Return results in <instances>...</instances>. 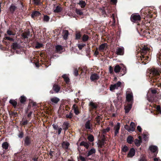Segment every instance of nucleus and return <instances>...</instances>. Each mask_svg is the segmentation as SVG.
Returning a JSON list of instances; mask_svg holds the SVG:
<instances>
[{
    "instance_id": "bb28decb",
    "label": "nucleus",
    "mask_w": 161,
    "mask_h": 161,
    "mask_svg": "<svg viewBox=\"0 0 161 161\" xmlns=\"http://www.w3.org/2000/svg\"><path fill=\"white\" fill-rule=\"evenodd\" d=\"M56 51L57 53H61L63 51V48L61 45H58L56 46Z\"/></svg>"
},
{
    "instance_id": "de8ad7c7",
    "label": "nucleus",
    "mask_w": 161,
    "mask_h": 161,
    "mask_svg": "<svg viewBox=\"0 0 161 161\" xmlns=\"http://www.w3.org/2000/svg\"><path fill=\"white\" fill-rule=\"evenodd\" d=\"M88 139L90 142H93L94 141L93 136L91 134L88 137Z\"/></svg>"
},
{
    "instance_id": "6e6d98bb",
    "label": "nucleus",
    "mask_w": 161,
    "mask_h": 161,
    "mask_svg": "<svg viewBox=\"0 0 161 161\" xmlns=\"http://www.w3.org/2000/svg\"><path fill=\"white\" fill-rule=\"evenodd\" d=\"M24 134L22 131H20L18 134V137L21 139L23 137Z\"/></svg>"
},
{
    "instance_id": "774afa93",
    "label": "nucleus",
    "mask_w": 161,
    "mask_h": 161,
    "mask_svg": "<svg viewBox=\"0 0 161 161\" xmlns=\"http://www.w3.org/2000/svg\"><path fill=\"white\" fill-rule=\"evenodd\" d=\"M28 121L27 119H24L22 122V125H26L28 124Z\"/></svg>"
},
{
    "instance_id": "1a4fd4ad",
    "label": "nucleus",
    "mask_w": 161,
    "mask_h": 161,
    "mask_svg": "<svg viewBox=\"0 0 161 161\" xmlns=\"http://www.w3.org/2000/svg\"><path fill=\"white\" fill-rule=\"evenodd\" d=\"M125 105V113H128L132 107V101H127Z\"/></svg>"
},
{
    "instance_id": "f3484780",
    "label": "nucleus",
    "mask_w": 161,
    "mask_h": 161,
    "mask_svg": "<svg viewBox=\"0 0 161 161\" xmlns=\"http://www.w3.org/2000/svg\"><path fill=\"white\" fill-rule=\"evenodd\" d=\"M135 151L134 148H131L129 151V153L127 154V157L132 158L135 155Z\"/></svg>"
},
{
    "instance_id": "338daca9",
    "label": "nucleus",
    "mask_w": 161,
    "mask_h": 161,
    "mask_svg": "<svg viewBox=\"0 0 161 161\" xmlns=\"http://www.w3.org/2000/svg\"><path fill=\"white\" fill-rule=\"evenodd\" d=\"M111 3L114 5H116L117 2V0H111Z\"/></svg>"
},
{
    "instance_id": "f704fd0d",
    "label": "nucleus",
    "mask_w": 161,
    "mask_h": 161,
    "mask_svg": "<svg viewBox=\"0 0 161 161\" xmlns=\"http://www.w3.org/2000/svg\"><path fill=\"white\" fill-rule=\"evenodd\" d=\"M85 126L86 129L88 130L91 129L90 120H88L87 121L86 123Z\"/></svg>"
},
{
    "instance_id": "c9c22d12",
    "label": "nucleus",
    "mask_w": 161,
    "mask_h": 161,
    "mask_svg": "<svg viewBox=\"0 0 161 161\" xmlns=\"http://www.w3.org/2000/svg\"><path fill=\"white\" fill-rule=\"evenodd\" d=\"M89 39V36L88 35L86 34L84 35L82 37V39L84 42H86Z\"/></svg>"
},
{
    "instance_id": "393cba45",
    "label": "nucleus",
    "mask_w": 161,
    "mask_h": 161,
    "mask_svg": "<svg viewBox=\"0 0 161 161\" xmlns=\"http://www.w3.org/2000/svg\"><path fill=\"white\" fill-rule=\"evenodd\" d=\"M53 88L54 92L56 93H58L60 90V87L59 86H58V84H55L53 86Z\"/></svg>"
},
{
    "instance_id": "aec40b11",
    "label": "nucleus",
    "mask_w": 161,
    "mask_h": 161,
    "mask_svg": "<svg viewBox=\"0 0 161 161\" xmlns=\"http://www.w3.org/2000/svg\"><path fill=\"white\" fill-rule=\"evenodd\" d=\"M149 149L153 153H155L157 151H158V148L157 146L154 145H151L150 146ZM158 152H157V153Z\"/></svg>"
},
{
    "instance_id": "4c0bfd02",
    "label": "nucleus",
    "mask_w": 161,
    "mask_h": 161,
    "mask_svg": "<svg viewBox=\"0 0 161 161\" xmlns=\"http://www.w3.org/2000/svg\"><path fill=\"white\" fill-rule=\"evenodd\" d=\"M130 126L131 129L130 130L132 131H134L135 129L136 125L134 122H131Z\"/></svg>"
},
{
    "instance_id": "473e14b6",
    "label": "nucleus",
    "mask_w": 161,
    "mask_h": 161,
    "mask_svg": "<svg viewBox=\"0 0 161 161\" xmlns=\"http://www.w3.org/2000/svg\"><path fill=\"white\" fill-rule=\"evenodd\" d=\"M97 145L99 148H102L104 145V140H102V141H99L98 142Z\"/></svg>"
},
{
    "instance_id": "2f4dec72",
    "label": "nucleus",
    "mask_w": 161,
    "mask_h": 161,
    "mask_svg": "<svg viewBox=\"0 0 161 161\" xmlns=\"http://www.w3.org/2000/svg\"><path fill=\"white\" fill-rule=\"evenodd\" d=\"M134 143L135 145L137 147L140 146L141 145V143H142V140H138V139H136L135 140Z\"/></svg>"
},
{
    "instance_id": "f03ea898",
    "label": "nucleus",
    "mask_w": 161,
    "mask_h": 161,
    "mask_svg": "<svg viewBox=\"0 0 161 161\" xmlns=\"http://www.w3.org/2000/svg\"><path fill=\"white\" fill-rule=\"evenodd\" d=\"M141 49L140 62L143 64H146L147 60L150 61L151 60L152 54L151 50L147 46L145 45L142 47Z\"/></svg>"
},
{
    "instance_id": "09e8293b",
    "label": "nucleus",
    "mask_w": 161,
    "mask_h": 161,
    "mask_svg": "<svg viewBox=\"0 0 161 161\" xmlns=\"http://www.w3.org/2000/svg\"><path fill=\"white\" fill-rule=\"evenodd\" d=\"M43 46V44L42 43H39L38 42L36 43L35 46V48L36 49H39L41 47H42Z\"/></svg>"
},
{
    "instance_id": "79ce46f5",
    "label": "nucleus",
    "mask_w": 161,
    "mask_h": 161,
    "mask_svg": "<svg viewBox=\"0 0 161 161\" xmlns=\"http://www.w3.org/2000/svg\"><path fill=\"white\" fill-rule=\"evenodd\" d=\"M62 77L64 78V80L67 83H68L69 82V78L65 74L63 75L62 76Z\"/></svg>"
},
{
    "instance_id": "2eb2a0df",
    "label": "nucleus",
    "mask_w": 161,
    "mask_h": 161,
    "mask_svg": "<svg viewBox=\"0 0 161 161\" xmlns=\"http://www.w3.org/2000/svg\"><path fill=\"white\" fill-rule=\"evenodd\" d=\"M89 106L90 111L93 110H96L98 107V105L96 103H93L92 101L89 103Z\"/></svg>"
},
{
    "instance_id": "4468645a",
    "label": "nucleus",
    "mask_w": 161,
    "mask_h": 161,
    "mask_svg": "<svg viewBox=\"0 0 161 161\" xmlns=\"http://www.w3.org/2000/svg\"><path fill=\"white\" fill-rule=\"evenodd\" d=\"M99 78L98 74L95 73L92 74L90 77L91 80L93 82L96 81Z\"/></svg>"
},
{
    "instance_id": "e2e57ef3",
    "label": "nucleus",
    "mask_w": 161,
    "mask_h": 161,
    "mask_svg": "<svg viewBox=\"0 0 161 161\" xmlns=\"http://www.w3.org/2000/svg\"><path fill=\"white\" fill-rule=\"evenodd\" d=\"M22 38L23 39H28V37L27 36V35L25 32H24L21 35Z\"/></svg>"
},
{
    "instance_id": "39448f33",
    "label": "nucleus",
    "mask_w": 161,
    "mask_h": 161,
    "mask_svg": "<svg viewBox=\"0 0 161 161\" xmlns=\"http://www.w3.org/2000/svg\"><path fill=\"white\" fill-rule=\"evenodd\" d=\"M23 140L24 142V145L25 147L31 146L33 142V140L30 136L27 135L25 136Z\"/></svg>"
},
{
    "instance_id": "9b49d317",
    "label": "nucleus",
    "mask_w": 161,
    "mask_h": 161,
    "mask_svg": "<svg viewBox=\"0 0 161 161\" xmlns=\"http://www.w3.org/2000/svg\"><path fill=\"white\" fill-rule=\"evenodd\" d=\"M133 96L132 92H127L126 93L125 101H133Z\"/></svg>"
},
{
    "instance_id": "4d7b16f0",
    "label": "nucleus",
    "mask_w": 161,
    "mask_h": 161,
    "mask_svg": "<svg viewBox=\"0 0 161 161\" xmlns=\"http://www.w3.org/2000/svg\"><path fill=\"white\" fill-rule=\"evenodd\" d=\"M100 117L99 116H97L95 118L97 122V124L98 125H99L100 124Z\"/></svg>"
},
{
    "instance_id": "69168bd1",
    "label": "nucleus",
    "mask_w": 161,
    "mask_h": 161,
    "mask_svg": "<svg viewBox=\"0 0 161 161\" xmlns=\"http://www.w3.org/2000/svg\"><path fill=\"white\" fill-rule=\"evenodd\" d=\"M157 57L158 58V60H159V62H161V50L160 53H159V54L157 55Z\"/></svg>"
},
{
    "instance_id": "412c9836",
    "label": "nucleus",
    "mask_w": 161,
    "mask_h": 161,
    "mask_svg": "<svg viewBox=\"0 0 161 161\" xmlns=\"http://www.w3.org/2000/svg\"><path fill=\"white\" fill-rule=\"evenodd\" d=\"M62 148L66 150L68 149L70 145V143L67 142H63L62 143Z\"/></svg>"
},
{
    "instance_id": "680f3d73",
    "label": "nucleus",
    "mask_w": 161,
    "mask_h": 161,
    "mask_svg": "<svg viewBox=\"0 0 161 161\" xmlns=\"http://www.w3.org/2000/svg\"><path fill=\"white\" fill-rule=\"evenodd\" d=\"M156 110L160 114H161V107L159 105H158L156 107Z\"/></svg>"
},
{
    "instance_id": "7c9ffc66",
    "label": "nucleus",
    "mask_w": 161,
    "mask_h": 161,
    "mask_svg": "<svg viewBox=\"0 0 161 161\" xmlns=\"http://www.w3.org/2000/svg\"><path fill=\"white\" fill-rule=\"evenodd\" d=\"M78 4L79 5L81 8H84L86 5V3L85 1L80 0Z\"/></svg>"
},
{
    "instance_id": "cd10ccee",
    "label": "nucleus",
    "mask_w": 161,
    "mask_h": 161,
    "mask_svg": "<svg viewBox=\"0 0 161 161\" xmlns=\"http://www.w3.org/2000/svg\"><path fill=\"white\" fill-rule=\"evenodd\" d=\"M127 142L130 144H131L133 142L134 138L132 136L129 135L127 138Z\"/></svg>"
},
{
    "instance_id": "c756f323",
    "label": "nucleus",
    "mask_w": 161,
    "mask_h": 161,
    "mask_svg": "<svg viewBox=\"0 0 161 161\" xmlns=\"http://www.w3.org/2000/svg\"><path fill=\"white\" fill-rule=\"evenodd\" d=\"M9 146V143L7 142H5L2 144V148L5 150L7 149Z\"/></svg>"
},
{
    "instance_id": "4be33fe9",
    "label": "nucleus",
    "mask_w": 161,
    "mask_h": 161,
    "mask_svg": "<svg viewBox=\"0 0 161 161\" xmlns=\"http://www.w3.org/2000/svg\"><path fill=\"white\" fill-rule=\"evenodd\" d=\"M36 102L34 101H31L29 102V105L27 108V110L26 111L27 112L28 110H29L32 107H35L36 106Z\"/></svg>"
},
{
    "instance_id": "37998d69",
    "label": "nucleus",
    "mask_w": 161,
    "mask_h": 161,
    "mask_svg": "<svg viewBox=\"0 0 161 161\" xmlns=\"http://www.w3.org/2000/svg\"><path fill=\"white\" fill-rule=\"evenodd\" d=\"M34 4L36 5H41L42 3L41 2V0H33Z\"/></svg>"
},
{
    "instance_id": "c03bdc74",
    "label": "nucleus",
    "mask_w": 161,
    "mask_h": 161,
    "mask_svg": "<svg viewBox=\"0 0 161 161\" xmlns=\"http://www.w3.org/2000/svg\"><path fill=\"white\" fill-rule=\"evenodd\" d=\"M75 13L77 14H78L80 15H82L83 14V12L81 11V10L80 9H76Z\"/></svg>"
},
{
    "instance_id": "a211bd4d",
    "label": "nucleus",
    "mask_w": 161,
    "mask_h": 161,
    "mask_svg": "<svg viewBox=\"0 0 161 161\" xmlns=\"http://www.w3.org/2000/svg\"><path fill=\"white\" fill-rule=\"evenodd\" d=\"M17 7L14 5V4H11L9 8V11L11 14H14V12L17 9Z\"/></svg>"
},
{
    "instance_id": "20e7f679",
    "label": "nucleus",
    "mask_w": 161,
    "mask_h": 161,
    "mask_svg": "<svg viewBox=\"0 0 161 161\" xmlns=\"http://www.w3.org/2000/svg\"><path fill=\"white\" fill-rule=\"evenodd\" d=\"M114 70L116 73H118L120 72L121 76L124 75L126 72V68L124 65H123V67H121L119 64H116L114 66Z\"/></svg>"
},
{
    "instance_id": "7ed1b4c3",
    "label": "nucleus",
    "mask_w": 161,
    "mask_h": 161,
    "mask_svg": "<svg viewBox=\"0 0 161 161\" xmlns=\"http://www.w3.org/2000/svg\"><path fill=\"white\" fill-rule=\"evenodd\" d=\"M150 91L151 94L149 92L147 94L148 101H159L161 99V95L157 93L156 89H151Z\"/></svg>"
},
{
    "instance_id": "8fccbe9b",
    "label": "nucleus",
    "mask_w": 161,
    "mask_h": 161,
    "mask_svg": "<svg viewBox=\"0 0 161 161\" xmlns=\"http://www.w3.org/2000/svg\"><path fill=\"white\" fill-rule=\"evenodd\" d=\"M5 40H9V41H14V39L12 38L9 37V36H7V35L5 34V37L4 38Z\"/></svg>"
},
{
    "instance_id": "0eeeda50",
    "label": "nucleus",
    "mask_w": 161,
    "mask_h": 161,
    "mask_svg": "<svg viewBox=\"0 0 161 161\" xmlns=\"http://www.w3.org/2000/svg\"><path fill=\"white\" fill-rule=\"evenodd\" d=\"M80 140V139L76 143L77 145L78 146V149H79L80 148L79 146H84V147L86 148L87 149L89 148V146L91 145V143L88 142H87L86 140L82 141L80 142L79 145V142Z\"/></svg>"
},
{
    "instance_id": "6e6552de",
    "label": "nucleus",
    "mask_w": 161,
    "mask_h": 161,
    "mask_svg": "<svg viewBox=\"0 0 161 161\" xmlns=\"http://www.w3.org/2000/svg\"><path fill=\"white\" fill-rule=\"evenodd\" d=\"M130 19L132 22L135 23H138L141 19V17L138 14H132L130 17Z\"/></svg>"
},
{
    "instance_id": "603ef678",
    "label": "nucleus",
    "mask_w": 161,
    "mask_h": 161,
    "mask_svg": "<svg viewBox=\"0 0 161 161\" xmlns=\"http://www.w3.org/2000/svg\"><path fill=\"white\" fill-rule=\"evenodd\" d=\"M86 46V44L82 43L81 44H78L77 45L78 47L80 50H81L82 48Z\"/></svg>"
},
{
    "instance_id": "052dcab7",
    "label": "nucleus",
    "mask_w": 161,
    "mask_h": 161,
    "mask_svg": "<svg viewBox=\"0 0 161 161\" xmlns=\"http://www.w3.org/2000/svg\"><path fill=\"white\" fill-rule=\"evenodd\" d=\"M125 129L129 131H131L130 130L131 129L130 126L127 125H125Z\"/></svg>"
},
{
    "instance_id": "5701e85b",
    "label": "nucleus",
    "mask_w": 161,
    "mask_h": 161,
    "mask_svg": "<svg viewBox=\"0 0 161 161\" xmlns=\"http://www.w3.org/2000/svg\"><path fill=\"white\" fill-rule=\"evenodd\" d=\"M96 153V150L95 148L93 147L91 149L88 151V152L86 155L87 157H89V156L93 154H95Z\"/></svg>"
},
{
    "instance_id": "9d476101",
    "label": "nucleus",
    "mask_w": 161,
    "mask_h": 161,
    "mask_svg": "<svg viewBox=\"0 0 161 161\" xmlns=\"http://www.w3.org/2000/svg\"><path fill=\"white\" fill-rule=\"evenodd\" d=\"M41 15V12L38 11H33L31 13V16L32 19H36Z\"/></svg>"
},
{
    "instance_id": "72a5a7b5",
    "label": "nucleus",
    "mask_w": 161,
    "mask_h": 161,
    "mask_svg": "<svg viewBox=\"0 0 161 161\" xmlns=\"http://www.w3.org/2000/svg\"><path fill=\"white\" fill-rule=\"evenodd\" d=\"M62 7L59 6L56 7V9L54 10V12L55 13H58L62 11Z\"/></svg>"
},
{
    "instance_id": "49530a36",
    "label": "nucleus",
    "mask_w": 161,
    "mask_h": 161,
    "mask_svg": "<svg viewBox=\"0 0 161 161\" xmlns=\"http://www.w3.org/2000/svg\"><path fill=\"white\" fill-rule=\"evenodd\" d=\"M129 149L127 146L125 145L122 148V151L123 152L126 153L129 150Z\"/></svg>"
},
{
    "instance_id": "58836bf2",
    "label": "nucleus",
    "mask_w": 161,
    "mask_h": 161,
    "mask_svg": "<svg viewBox=\"0 0 161 161\" xmlns=\"http://www.w3.org/2000/svg\"><path fill=\"white\" fill-rule=\"evenodd\" d=\"M9 114L10 117H11L12 116H13L14 117L17 116L18 115L17 112H14L13 111H11L9 112Z\"/></svg>"
},
{
    "instance_id": "423d86ee",
    "label": "nucleus",
    "mask_w": 161,
    "mask_h": 161,
    "mask_svg": "<svg viewBox=\"0 0 161 161\" xmlns=\"http://www.w3.org/2000/svg\"><path fill=\"white\" fill-rule=\"evenodd\" d=\"M137 25L138 29H139L141 31V33L144 35H146L147 33L150 34L149 31L147 29L144 30L145 28H147L144 24H142L140 25V24H138Z\"/></svg>"
},
{
    "instance_id": "5fc2aeb1",
    "label": "nucleus",
    "mask_w": 161,
    "mask_h": 161,
    "mask_svg": "<svg viewBox=\"0 0 161 161\" xmlns=\"http://www.w3.org/2000/svg\"><path fill=\"white\" fill-rule=\"evenodd\" d=\"M81 36L80 33H77L75 34V39L77 40L80 39Z\"/></svg>"
},
{
    "instance_id": "b1692460",
    "label": "nucleus",
    "mask_w": 161,
    "mask_h": 161,
    "mask_svg": "<svg viewBox=\"0 0 161 161\" xmlns=\"http://www.w3.org/2000/svg\"><path fill=\"white\" fill-rule=\"evenodd\" d=\"M107 47V44L104 43L100 45L99 47V50L101 51H103Z\"/></svg>"
},
{
    "instance_id": "13d9d810",
    "label": "nucleus",
    "mask_w": 161,
    "mask_h": 161,
    "mask_svg": "<svg viewBox=\"0 0 161 161\" xmlns=\"http://www.w3.org/2000/svg\"><path fill=\"white\" fill-rule=\"evenodd\" d=\"M74 73L75 76H77L78 75V71L77 68L74 69Z\"/></svg>"
},
{
    "instance_id": "3c124183",
    "label": "nucleus",
    "mask_w": 161,
    "mask_h": 161,
    "mask_svg": "<svg viewBox=\"0 0 161 161\" xmlns=\"http://www.w3.org/2000/svg\"><path fill=\"white\" fill-rule=\"evenodd\" d=\"M7 34L9 36L15 35V33L13 31L9 30H7Z\"/></svg>"
},
{
    "instance_id": "0e129e2a",
    "label": "nucleus",
    "mask_w": 161,
    "mask_h": 161,
    "mask_svg": "<svg viewBox=\"0 0 161 161\" xmlns=\"http://www.w3.org/2000/svg\"><path fill=\"white\" fill-rule=\"evenodd\" d=\"M109 69L110 73L112 74H113L114 70L112 67L111 66H110Z\"/></svg>"
},
{
    "instance_id": "6ab92c4d",
    "label": "nucleus",
    "mask_w": 161,
    "mask_h": 161,
    "mask_svg": "<svg viewBox=\"0 0 161 161\" xmlns=\"http://www.w3.org/2000/svg\"><path fill=\"white\" fill-rule=\"evenodd\" d=\"M69 126V124L68 122H64L62 125L63 129L65 131L68 129Z\"/></svg>"
},
{
    "instance_id": "a18cd8bd",
    "label": "nucleus",
    "mask_w": 161,
    "mask_h": 161,
    "mask_svg": "<svg viewBox=\"0 0 161 161\" xmlns=\"http://www.w3.org/2000/svg\"><path fill=\"white\" fill-rule=\"evenodd\" d=\"M110 127H107V128H106L105 129H103L102 130V133L103 134H106V133L108 132L110 130Z\"/></svg>"
},
{
    "instance_id": "ddd939ff",
    "label": "nucleus",
    "mask_w": 161,
    "mask_h": 161,
    "mask_svg": "<svg viewBox=\"0 0 161 161\" xmlns=\"http://www.w3.org/2000/svg\"><path fill=\"white\" fill-rule=\"evenodd\" d=\"M120 127V124L118 123L116 125L114 126V129L115 130L114 136H116L119 133V130Z\"/></svg>"
},
{
    "instance_id": "f8f14e48",
    "label": "nucleus",
    "mask_w": 161,
    "mask_h": 161,
    "mask_svg": "<svg viewBox=\"0 0 161 161\" xmlns=\"http://www.w3.org/2000/svg\"><path fill=\"white\" fill-rule=\"evenodd\" d=\"M121 85V83L120 81H118L115 84H111L110 87V90L111 91H113L115 89H117L118 87H120Z\"/></svg>"
},
{
    "instance_id": "e433bc0d",
    "label": "nucleus",
    "mask_w": 161,
    "mask_h": 161,
    "mask_svg": "<svg viewBox=\"0 0 161 161\" xmlns=\"http://www.w3.org/2000/svg\"><path fill=\"white\" fill-rule=\"evenodd\" d=\"M11 47L13 49L16 50L19 48V46L17 43H14L11 45Z\"/></svg>"
},
{
    "instance_id": "a19ab883",
    "label": "nucleus",
    "mask_w": 161,
    "mask_h": 161,
    "mask_svg": "<svg viewBox=\"0 0 161 161\" xmlns=\"http://www.w3.org/2000/svg\"><path fill=\"white\" fill-rule=\"evenodd\" d=\"M9 102L15 108H16L17 106H19L17 104V101H9Z\"/></svg>"
},
{
    "instance_id": "f257e3e1",
    "label": "nucleus",
    "mask_w": 161,
    "mask_h": 161,
    "mask_svg": "<svg viewBox=\"0 0 161 161\" xmlns=\"http://www.w3.org/2000/svg\"><path fill=\"white\" fill-rule=\"evenodd\" d=\"M149 81L153 86L157 85L161 88V71L159 69L152 68L150 69Z\"/></svg>"
},
{
    "instance_id": "dca6fc26",
    "label": "nucleus",
    "mask_w": 161,
    "mask_h": 161,
    "mask_svg": "<svg viewBox=\"0 0 161 161\" xmlns=\"http://www.w3.org/2000/svg\"><path fill=\"white\" fill-rule=\"evenodd\" d=\"M124 53V48L123 47H119L116 50V54L119 55H123Z\"/></svg>"
},
{
    "instance_id": "ea45409f",
    "label": "nucleus",
    "mask_w": 161,
    "mask_h": 161,
    "mask_svg": "<svg viewBox=\"0 0 161 161\" xmlns=\"http://www.w3.org/2000/svg\"><path fill=\"white\" fill-rule=\"evenodd\" d=\"M50 17L47 15H44L43 21L44 22H48L49 21Z\"/></svg>"
},
{
    "instance_id": "a878e982",
    "label": "nucleus",
    "mask_w": 161,
    "mask_h": 161,
    "mask_svg": "<svg viewBox=\"0 0 161 161\" xmlns=\"http://www.w3.org/2000/svg\"><path fill=\"white\" fill-rule=\"evenodd\" d=\"M63 38L64 40H67L69 35V31L67 30H63L62 32Z\"/></svg>"
},
{
    "instance_id": "c85d7f7f",
    "label": "nucleus",
    "mask_w": 161,
    "mask_h": 161,
    "mask_svg": "<svg viewBox=\"0 0 161 161\" xmlns=\"http://www.w3.org/2000/svg\"><path fill=\"white\" fill-rule=\"evenodd\" d=\"M73 109L74 110V112L75 115H78L80 113L79 110L78 108L75 105H74L72 106Z\"/></svg>"
},
{
    "instance_id": "864d4df0",
    "label": "nucleus",
    "mask_w": 161,
    "mask_h": 161,
    "mask_svg": "<svg viewBox=\"0 0 161 161\" xmlns=\"http://www.w3.org/2000/svg\"><path fill=\"white\" fill-rule=\"evenodd\" d=\"M73 116V114L71 112H70L69 114H67L66 117L69 119H71Z\"/></svg>"
},
{
    "instance_id": "bf43d9fd",
    "label": "nucleus",
    "mask_w": 161,
    "mask_h": 161,
    "mask_svg": "<svg viewBox=\"0 0 161 161\" xmlns=\"http://www.w3.org/2000/svg\"><path fill=\"white\" fill-rule=\"evenodd\" d=\"M27 98L24 96H21L19 101H26Z\"/></svg>"
}]
</instances>
